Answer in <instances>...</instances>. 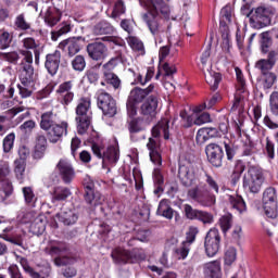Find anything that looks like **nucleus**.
<instances>
[{"label":"nucleus","mask_w":278,"mask_h":278,"mask_svg":"<svg viewBox=\"0 0 278 278\" xmlns=\"http://www.w3.org/2000/svg\"><path fill=\"white\" fill-rule=\"evenodd\" d=\"M170 0H146V8L148 13L142 15V20L148 25L149 30L154 37L155 43L162 45L164 42V29L157 22L160 14L163 18H170Z\"/></svg>","instance_id":"f257e3e1"},{"label":"nucleus","mask_w":278,"mask_h":278,"mask_svg":"<svg viewBox=\"0 0 278 278\" xmlns=\"http://www.w3.org/2000/svg\"><path fill=\"white\" fill-rule=\"evenodd\" d=\"M205 182L206 185L203 184L190 188L187 191V198L202 207H212L216 203V195L214 193L218 194L220 188L218 187V182L207 173H205Z\"/></svg>","instance_id":"f03ea898"},{"label":"nucleus","mask_w":278,"mask_h":278,"mask_svg":"<svg viewBox=\"0 0 278 278\" xmlns=\"http://www.w3.org/2000/svg\"><path fill=\"white\" fill-rule=\"evenodd\" d=\"M39 127L47 132L48 140L52 144H56L62 140L63 136L68 134V122L58 123V114L53 111H46L41 113Z\"/></svg>","instance_id":"7ed1b4c3"},{"label":"nucleus","mask_w":278,"mask_h":278,"mask_svg":"<svg viewBox=\"0 0 278 278\" xmlns=\"http://www.w3.org/2000/svg\"><path fill=\"white\" fill-rule=\"evenodd\" d=\"M164 140H170V121L168 118L161 119L153 128H152V137L149 138V142L147 147L150 151V160L156 166H162V155L160 154V136H162Z\"/></svg>","instance_id":"20e7f679"},{"label":"nucleus","mask_w":278,"mask_h":278,"mask_svg":"<svg viewBox=\"0 0 278 278\" xmlns=\"http://www.w3.org/2000/svg\"><path fill=\"white\" fill-rule=\"evenodd\" d=\"M23 59L21 62V74L18 85V90L22 99H27L31 97L34 92V80L36 79V74H34V66L31 65V53L22 52Z\"/></svg>","instance_id":"39448f33"},{"label":"nucleus","mask_w":278,"mask_h":278,"mask_svg":"<svg viewBox=\"0 0 278 278\" xmlns=\"http://www.w3.org/2000/svg\"><path fill=\"white\" fill-rule=\"evenodd\" d=\"M157 85L151 84L148 88L142 89L140 87L134 88L127 99L126 108L128 116H136L138 114V104L142 103L149 94H157Z\"/></svg>","instance_id":"423d86ee"},{"label":"nucleus","mask_w":278,"mask_h":278,"mask_svg":"<svg viewBox=\"0 0 278 278\" xmlns=\"http://www.w3.org/2000/svg\"><path fill=\"white\" fill-rule=\"evenodd\" d=\"M90 98H80L76 106V123L79 136H84L92 123V110Z\"/></svg>","instance_id":"0eeeda50"},{"label":"nucleus","mask_w":278,"mask_h":278,"mask_svg":"<svg viewBox=\"0 0 278 278\" xmlns=\"http://www.w3.org/2000/svg\"><path fill=\"white\" fill-rule=\"evenodd\" d=\"M111 257L114 264H138V262L146 260L147 254L140 248H135L132 251L116 248L112 251Z\"/></svg>","instance_id":"6e6552de"},{"label":"nucleus","mask_w":278,"mask_h":278,"mask_svg":"<svg viewBox=\"0 0 278 278\" xmlns=\"http://www.w3.org/2000/svg\"><path fill=\"white\" fill-rule=\"evenodd\" d=\"M46 253L54 257L55 266H68L71 264H75V257H71L67 255L68 253V244L66 242H55L50 247L46 248Z\"/></svg>","instance_id":"1a4fd4ad"},{"label":"nucleus","mask_w":278,"mask_h":278,"mask_svg":"<svg viewBox=\"0 0 278 278\" xmlns=\"http://www.w3.org/2000/svg\"><path fill=\"white\" fill-rule=\"evenodd\" d=\"M248 16L250 17V26L253 27V29H264V27L270 25L273 9L261 5L252 9Z\"/></svg>","instance_id":"9d476101"},{"label":"nucleus","mask_w":278,"mask_h":278,"mask_svg":"<svg viewBox=\"0 0 278 278\" xmlns=\"http://www.w3.org/2000/svg\"><path fill=\"white\" fill-rule=\"evenodd\" d=\"M264 184V173L260 167H250L243 177V187L248 188L253 194H257L262 190Z\"/></svg>","instance_id":"9b49d317"},{"label":"nucleus","mask_w":278,"mask_h":278,"mask_svg":"<svg viewBox=\"0 0 278 278\" xmlns=\"http://www.w3.org/2000/svg\"><path fill=\"white\" fill-rule=\"evenodd\" d=\"M97 103L105 118H114V115L118 112L116 100L105 91L97 92Z\"/></svg>","instance_id":"f8f14e48"},{"label":"nucleus","mask_w":278,"mask_h":278,"mask_svg":"<svg viewBox=\"0 0 278 278\" xmlns=\"http://www.w3.org/2000/svg\"><path fill=\"white\" fill-rule=\"evenodd\" d=\"M277 190L273 187L265 189V191L263 192V210L267 218H277Z\"/></svg>","instance_id":"ddd939ff"},{"label":"nucleus","mask_w":278,"mask_h":278,"mask_svg":"<svg viewBox=\"0 0 278 278\" xmlns=\"http://www.w3.org/2000/svg\"><path fill=\"white\" fill-rule=\"evenodd\" d=\"M204 249L207 257H215L220 251V232L217 228H211L206 233Z\"/></svg>","instance_id":"4468645a"},{"label":"nucleus","mask_w":278,"mask_h":278,"mask_svg":"<svg viewBox=\"0 0 278 278\" xmlns=\"http://www.w3.org/2000/svg\"><path fill=\"white\" fill-rule=\"evenodd\" d=\"M21 42L23 47V50H20L21 55H23V52L30 53L31 66H34V56L35 64H40V55L42 54V51H45L43 47L40 46V42L36 41L34 37H26L22 39Z\"/></svg>","instance_id":"2eb2a0df"},{"label":"nucleus","mask_w":278,"mask_h":278,"mask_svg":"<svg viewBox=\"0 0 278 278\" xmlns=\"http://www.w3.org/2000/svg\"><path fill=\"white\" fill-rule=\"evenodd\" d=\"M93 155H97L99 160L108 162L109 164H116L119 159L118 148L110 146L106 151L103 150V147L99 143H92L91 146Z\"/></svg>","instance_id":"dca6fc26"},{"label":"nucleus","mask_w":278,"mask_h":278,"mask_svg":"<svg viewBox=\"0 0 278 278\" xmlns=\"http://www.w3.org/2000/svg\"><path fill=\"white\" fill-rule=\"evenodd\" d=\"M237 75V90L235 93V101L232 104V110H238L240 104L247 97H249V91H247V83L244 81V76L242 75V70L239 67L235 68Z\"/></svg>","instance_id":"f3484780"},{"label":"nucleus","mask_w":278,"mask_h":278,"mask_svg":"<svg viewBox=\"0 0 278 278\" xmlns=\"http://www.w3.org/2000/svg\"><path fill=\"white\" fill-rule=\"evenodd\" d=\"M159 103L157 93L150 94L140 106L141 116H144L147 121H153L157 115Z\"/></svg>","instance_id":"a211bd4d"},{"label":"nucleus","mask_w":278,"mask_h":278,"mask_svg":"<svg viewBox=\"0 0 278 278\" xmlns=\"http://www.w3.org/2000/svg\"><path fill=\"white\" fill-rule=\"evenodd\" d=\"M207 160L215 168L223 166V159L225 157V151L223 147L217 143H208L205 148Z\"/></svg>","instance_id":"6ab92c4d"},{"label":"nucleus","mask_w":278,"mask_h":278,"mask_svg":"<svg viewBox=\"0 0 278 278\" xmlns=\"http://www.w3.org/2000/svg\"><path fill=\"white\" fill-rule=\"evenodd\" d=\"M178 179H180V184L185 186V188H190L197 184V168L194 166L180 165L178 168Z\"/></svg>","instance_id":"aec40b11"},{"label":"nucleus","mask_w":278,"mask_h":278,"mask_svg":"<svg viewBox=\"0 0 278 278\" xmlns=\"http://www.w3.org/2000/svg\"><path fill=\"white\" fill-rule=\"evenodd\" d=\"M81 42H84L83 37L68 38L59 43V49L67 53L70 58H73V55H77L81 51Z\"/></svg>","instance_id":"412c9836"},{"label":"nucleus","mask_w":278,"mask_h":278,"mask_svg":"<svg viewBox=\"0 0 278 278\" xmlns=\"http://www.w3.org/2000/svg\"><path fill=\"white\" fill-rule=\"evenodd\" d=\"M87 53L93 62H101L108 58V46L101 41H94L87 46Z\"/></svg>","instance_id":"4be33fe9"},{"label":"nucleus","mask_w":278,"mask_h":278,"mask_svg":"<svg viewBox=\"0 0 278 278\" xmlns=\"http://www.w3.org/2000/svg\"><path fill=\"white\" fill-rule=\"evenodd\" d=\"M56 170H59V175L63 179L64 184H71L73 179H75V169L71 164V161L66 159H61L56 164Z\"/></svg>","instance_id":"5701e85b"},{"label":"nucleus","mask_w":278,"mask_h":278,"mask_svg":"<svg viewBox=\"0 0 278 278\" xmlns=\"http://www.w3.org/2000/svg\"><path fill=\"white\" fill-rule=\"evenodd\" d=\"M62 60V52L55 50L52 53L46 55L45 68L48 71L49 75H58L60 71V62Z\"/></svg>","instance_id":"b1692460"},{"label":"nucleus","mask_w":278,"mask_h":278,"mask_svg":"<svg viewBox=\"0 0 278 278\" xmlns=\"http://www.w3.org/2000/svg\"><path fill=\"white\" fill-rule=\"evenodd\" d=\"M277 62V53L275 51H270L268 53L267 59H261L256 62L255 67L261 71L262 75H268L273 72V66H275Z\"/></svg>","instance_id":"393cba45"},{"label":"nucleus","mask_w":278,"mask_h":278,"mask_svg":"<svg viewBox=\"0 0 278 278\" xmlns=\"http://www.w3.org/2000/svg\"><path fill=\"white\" fill-rule=\"evenodd\" d=\"M85 201L90 207H97V205H101L103 201H105V198H103V194L101 192L96 191L92 187V185H87L85 187Z\"/></svg>","instance_id":"a878e982"},{"label":"nucleus","mask_w":278,"mask_h":278,"mask_svg":"<svg viewBox=\"0 0 278 278\" xmlns=\"http://www.w3.org/2000/svg\"><path fill=\"white\" fill-rule=\"evenodd\" d=\"M204 278H222L220 261H213L203 266Z\"/></svg>","instance_id":"bb28decb"},{"label":"nucleus","mask_w":278,"mask_h":278,"mask_svg":"<svg viewBox=\"0 0 278 278\" xmlns=\"http://www.w3.org/2000/svg\"><path fill=\"white\" fill-rule=\"evenodd\" d=\"M56 218L60 220V223H63V225L71 227L72 225H75L77 220H79V215L75 210H63L56 214Z\"/></svg>","instance_id":"cd10ccee"},{"label":"nucleus","mask_w":278,"mask_h":278,"mask_svg":"<svg viewBox=\"0 0 278 278\" xmlns=\"http://www.w3.org/2000/svg\"><path fill=\"white\" fill-rule=\"evenodd\" d=\"M114 31V26L108 21H101L97 23L92 28V34L94 36H112Z\"/></svg>","instance_id":"c85d7f7f"},{"label":"nucleus","mask_w":278,"mask_h":278,"mask_svg":"<svg viewBox=\"0 0 278 278\" xmlns=\"http://www.w3.org/2000/svg\"><path fill=\"white\" fill-rule=\"evenodd\" d=\"M159 216H163V218H167V220H173V216H175V210L170 207V201L164 199L159 203V207L156 211Z\"/></svg>","instance_id":"c756f323"},{"label":"nucleus","mask_w":278,"mask_h":278,"mask_svg":"<svg viewBox=\"0 0 278 278\" xmlns=\"http://www.w3.org/2000/svg\"><path fill=\"white\" fill-rule=\"evenodd\" d=\"M47 151V137L45 135H37L35 139V153L34 157L40 160Z\"/></svg>","instance_id":"7c9ffc66"},{"label":"nucleus","mask_w":278,"mask_h":278,"mask_svg":"<svg viewBox=\"0 0 278 278\" xmlns=\"http://www.w3.org/2000/svg\"><path fill=\"white\" fill-rule=\"evenodd\" d=\"M62 18V13L60 10L56 9H48L45 15V22L49 27H54V25H58L60 23V20Z\"/></svg>","instance_id":"2f4dec72"},{"label":"nucleus","mask_w":278,"mask_h":278,"mask_svg":"<svg viewBox=\"0 0 278 278\" xmlns=\"http://www.w3.org/2000/svg\"><path fill=\"white\" fill-rule=\"evenodd\" d=\"M144 118L143 117H135L128 122V131L131 136L134 134H140V131H144Z\"/></svg>","instance_id":"473e14b6"},{"label":"nucleus","mask_w":278,"mask_h":278,"mask_svg":"<svg viewBox=\"0 0 278 278\" xmlns=\"http://www.w3.org/2000/svg\"><path fill=\"white\" fill-rule=\"evenodd\" d=\"M228 201L232 210H236V212H239V214H242V212H247V203L244 202V199H242V197L229 195Z\"/></svg>","instance_id":"72a5a7b5"},{"label":"nucleus","mask_w":278,"mask_h":278,"mask_svg":"<svg viewBox=\"0 0 278 278\" xmlns=\"http://www.w3.org/2000/svg\"><path fill=\"white\" fill-rule=\"evenodd\" d=\"M205 81L211 86V90H218V85L220 84V73H216L207 70V73L204 74Z\"/></svg>","instance_id":"f704fd0d"},{"label":"nucleus","mask_w":278,"mask_h":278,"mask_svg":"<svg viewBox=\"0 0 278 278\" xmlns=\"http://www.w3.org/2000/svg\"><path fill=\"white\" fill-rule=\"evenodd\" d=\"M72 194L73 193L71 192V189L66 187H55L53 191L52 202L55 203V201H66V199Z\"/></svg>","instance_id":"c9c22d12"},{"label":"nucleus","mask_w":278,"mask_h":278,"mask_svg":"<svg viewBox=\"0 0 278 278\" xmlns=\"http://www.w3.org/2000/svg\"><path fill=\"white\" fill-rule=\"evenodd\" d=\"M121 62H123V56L121 54L111 58L106 63L102 65V74L105 73H114V68H116Z\"/></svg>","instance_id":"e433bc0d"},{"label":"nucleus","mask_w":278,"mask_h":278,"mask_svg":"<svg viewBox=\"0 0 278 278\" xmlns=\"http://www.w3.org/2000/svg\"><path fill=\"white\" fill-rule=\"evenodd\" d=\"M275 81H277V75H275V73L263 74L261 86L264 90H270V88L275 86Z\"/></svg>","instance_id":"4c0bfd02"},{"label":"nucleus","mask_w":278,"mask_h":278,"mask_svg":"<svg viewBox=\"0 0 278 278\" xmlns=\"http://www.w3.org/2000/svg\"><path fill=\"white\" fill-rule=\"evenodd\" d=\"M218 225L223 231V233H227L229 229H231L233 225V216L231 214L224 215L219 218Z\"/></svg>","instance_id":"58836bf2"},{"label":"nucleus","mask_w":278,"mask_h":278,"mask_svg":"<svg viewBox=\"0 0 278 278\" xmlns=\"http://www.w3.org/2000/svg\"><path fill=\"white\" fill-rule=\"evenodd\" d=\"M72 68L77 73H83L86 70V58L81 54L76 55L72 60Z\"/></svg>","instance_id":"ea45409f"},{"label":"nucleus","mask_w":278,"mask_h":278,"mask_svg":"<svg viewBox=\"0 0 278 278\" xmlns=\"http://www.w3.org/2000/svg\"><path fill=\"white\" fill-rule=\"evenodd\" d=\"M103 78L104 81L112 86L115 90H118V88H121V78H118V75L114 73H104Z\"/></svg>","instance_id":"a19ab883"},{"label":"nucleus","mask_w":278,"mask_h":278,"mask_svg":"<svg viewBox=\"0 0 278 278\" xmlns=\"http://www.w3.org/2000/svg\"><path fill=\"white\" fill-rule=\"evenodd\" d=\"M237 257H238V252H237L236 248H233V247L227 248V250L225 251V256H224L226 266H231V264H233V262H236Z\"/></svg>","instance_id":"79ce46f5"},{"label":"nucleus","mask_w":278,"mask_h":278,"mask_svg":"<svg viewBox=\"0 0 278 278\" xmlns=\"http://www.w3.org/2000/svg\"><path fill=\"white\" fill-rule=\"evenodd\" d=\"M190 253V248L181 243L178 248L174 249V257L176 260H186Z\"/></svg>","instance_id":"37998d69"},{"label":"nucleus","mask_w":278,"mask_h":278,"mask_svg":"<svg viewBox=\"0 0 278 278\" xmlns=\"http://www.w3.org/2000/svg\"><path fill=\"white\" fill-rule=\"evenodd\" d=\"M14 140H16V135L14 132H10L3 139V152L10 153L12 149H14Z\"/></svg>","instance_id":"c03bdc74"},{"label":"nucleus","mask_w":278,"mask_h":278,"mask_svg":"<svg viewBox=\"0 0 278 278\" xmlns=\"http://www.w3.org/2000/svg\"><path fill=\"white\" fill-rule=\"evenodd\" d=\"M15 166V175L20 181H23V177L25 175V160L24 159H17L14 161Z\"/></svg>","instance_id":"a18cd8bd"},{"label":"nucleus","mask_w":278,"mask_h":278,"mask_svg":"<svg viewBox=\"0 0 278 278\" xmlns=\"http://www.w3.org/2000/svg\"><path fill=\"white\" fill-rule=\"evenodd\" d=\"M22 192L24 194V199L27 205L34 207V203H36V194H34V189H31V187H24L22 189Z\"/></svg>","instance_id":"49530a36"},{"label":"nucleus","mask_w":278,"mask_h":278,"mask_svg":"<svg viewBox=\"0 0 278 278\" xmlns=\"http://www.w3.org/2000/svg\"><path fill=\"white\" fill-rule=\"evenodd\" d=\"M14 25L17 29H21L22 31H27V29L31 28V25L27 23L25 20V14H20L15 17Z\"/></svg>","instance_id":"de8ad7c7"},{"label":"nucleus","mask_w":278,"mask_h":278,"mask_svg":"<svg viewBox=\"0 0 278 278\" xmlns=\"http://www.w3.org/2000/svg\"><path fill=\"white\" fill-rule=\"evenodd\" d=\"M195 220H200V223L204 225H212V223H214V215L205 211H198Z\"/></svg>","instance_id":"09e8293b"},{"label":"nucleus","mask_w":278,"mask_h":278,"mask_svg":"<svg viewBox=\"0 0 278 278\" xmlns=\"http://www.w3.org/2000/svg\"><path fill=\"white\" fill-rule=\"evenodd\" d=\"M197 233H199V228L191 227L187 232L186 240L182 241V244L187 245L190 249V247H192L193 242L197 240Z\"/></svg>","instance_id":"8fccbe9b"},{"label":"nucleus","mask_w":278,"mask_h":278,"mask_svg":"<svg viewBox=\"0 0 278 278\" xmlns=\"http://www.w3.org/2000/svg\"><path fill=\"white\" fill-rule=\"evenodd\" d=\"M16 261L18 262V264H21L24 273H26V275H29V277H31L34 275V267L29 266V261L26 257L23 256H16Z\"/></svg>","instance_id":"3c124183"},{"label":"nucleus","mask_w":278,"mask_h":278,"mask_svg":"<svg viewBox=\"0 0 278 278\" xmlns=\"http://www.w3.org/2000/svg\"><path fill=\"white\" fill-rule=\"evenodd\" d=\"M12 34L2 31L0 34V49H9L10 45H12Z\"/></svg>","instance_id":"603ef678"},{"label":"nucleus","mask_w":278,"mask_h":278,"mask_svg":"<svg viewBox=\"0 0 278 278\" xmlns=\"http://www.w3.org/2000/svg\"><path fill=\"white\" fill-rule=\"evenodd\" d=\"M128 45L132 51H144V43L138 37H129Z\"/></svg>","instance_id":"864d4df0"},{"label":"nucleus","mask_w":278,"mask_h":278,"mask_svg":"<svg viewBox=\"0 0 278 278\" xmlns=\"http://www.w3.org/2000/svg\"><path fill=\"white\" fill-rule=\"evenodd\" d=\"M184 212H185L186 218H188L189 220H197V216L199 215V210L193 208L192 205L190 204H185Z\"/></svg>","instance_id":"5fc2aeb1"},{"label":"nucleus","mask_w":278,"mask_h":278,"mask_svg":"<svg viewBox=\"0 0 278 278\" xmlns=\"http://www.w3.org/2000/svg\"><path fill=\"white\" fill-rule=\"evenodd\" d=\"M85 77H87L89 84H97V81H99V70H97V67L87 70Z\"/></svg>","instance_id":"6e6d98bb"},{"label":"nucleus","mask_w":278,"mask_h":278,"mask_svg":"<svg viewBox=\"0 0 278 278\" xmlns=\"http://www.w3.org/2000/svg\"><path fill=\"white\" fill-rule=\"evenodd\" d=\"M261 49L263 53H268L270 47V37L268 31L262 33L261 35Z\"/></svg>","instance_id":"4d7b16f0"},{"label":"nucleus","mask_w":278,"mask_h":278,"mask_svg":"<svg viewBox=\"0 0 278 278\" xmlns=\"http://www.w3.org/2000/svg\"><path fill=\"white\" fill-rule=\"evenodd\" d=\"M31 229H34L37 233H42L45 231V219L42 216H37L31 223Z\"/></svg>","instance_id":"13d9d810"},{"label":"nucleus","mask_w":278,"mask_h":278,"mask_svg":"<svg viewBox=\"0 0 278 278\" xmlns=\"http://www.w3.org/2000/svg\"><path fill=\"white\" fill-rule=\"evenodd\" d=\"M2 59H4L5 62H10V64H18V60H21V55L16 51L7 52V53H2Z\"/></svg>","instance_id":"bf43d9fd"},{"label":"nucleus","mask_w":278,"mask_h":278,"mask_svg":"<svg viewBox=\"0 0 278 278\" xmlns=\"http://www.w3.org/2000/svg\"><path fill=\"white\" fill-rule=\"evenodd\" d=\"M20 129L23 134H31V131L36 129V122L34 119H28L20 126Z\"/></svg>","instance_id":"052dcab7"},{"label":"nucleus","mask_w":278,"mask_h":278,"mask_svg":"<svg viewBox=\"0 0 278 278\" xmlns=\"http://www.w3.org/2000/svg\"><path fill=\"white\" fill-rule=\"evenodd\" d=\"M121 14H125V3L123 2V0H118L117 2H115L112 16L113 18H118Z\"/></svg>","instance_id":"680f3d73"},{"label":"nucleus","mask_w":278,"mask_h":278,"mask_svg":"<svg viewBox=\"0 0 278 278\" xmlns=\"http://www.w3.org/2000/svg\"><path fill=\"white\" fill-rule=\"evenodd\" d=\"M270 110L275 116H278V91H274L269 98Z\"/></svg>","instance_id":"e2e57ef3"},{"label":"nucleus","mask_w":278,"mask_h":278,"mask_svg":"<svg viewBox=\"0 0 278 278\" xmlns=\"http://www.w3.org/2000/svg\"><path fill=\"white\" fill-rule=\"evenodd\" d=\"M210 138L207 137V130L205 128H200L195 136V142L198 144H205Z\"/></svg>","instance_id":"0e129e2a"},{"label":"nucleus","mask_w":278,"mask_h":278,"mask_svg":"<svg viewBox=\"0 0 278 278\" xmlns=\"http://www.w3.org/2000/svg\"><path fill=\"white\" fill-rule=\"evenodd\" d=\"M8 274L10 278H25L16 264H12L8 267Z\"/></svg>","instance_id":"69168bd1"},{"label":"nucleus","mask_w":278,"mask_h":278,"mask_svg":"<svg viewBox=\"0 0 278 278\" xmlns=\"http://www.w3.org/2000/svg\"><path fill=\"white\" fill-rule=\"evenodd\" d=\"M68 31H71V25H62L58 31H52V40H58L60 36H64V34H68Z\"/></svg>","instance_id":"338daca9"},{"label":"nucleus","mask_w":278,"mask_h":278,"mask_svg":"<svg viewBox=\"0 0 278 278\" xmlns=\"http://www.w3.org/2000/svg\"><path fill=\"white\" fill-rule=\"evenodd\" d=\"M49 275H51V266H45L39 273L34 270L30 278H47Z\"/></svg>","instance_id":"774afa93"}]
</instances>
